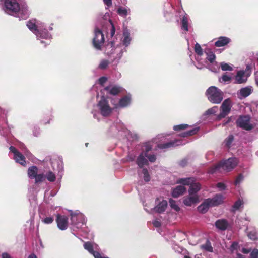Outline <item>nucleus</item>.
<instances>
[{
  "label": "nucleus",
  "instance_id": "nucleus-8",
  "mask_svg": "<svg viewBox=\"0 0 258 258\" xmlns=\"http://www.w3.org/2000/svg\"><path fill=\"white\" fill-rule=\"evenodd\" d=\"M94 37L93 40L94 47L98 50L101 49V46L104 42V35L102 31L96 25L94 30Z\"/></svg>",
  "mask_w": 258,
  "mask_h": 258
},
{
  "label": "nucleus",
  "instance_id": "nucleus-57",
  "mask_svg": "<svg viewBox=\"0 0 258 258\" xmlns=\"http://www.w3.org/2000/svg\"><path fill=\"white\" fill-rule=\"evenodd\" d=\"M104 4L107 7H110L112 5V0H103Z\"/></svg>",
  "mask_w": 258,
  "mask_h": 258
},
{
  "label": "nucleus",
  "instance_id": "nucleus-61",
  "mask_svg": "<svg viewBox=\"0 0 258 258\" xmlns=\"http://www.w3.org/2000/svg\"><path fill=\"white\" fill-rule=\"evenodd\" d=\"M28 258H37L35 254H30Z\"/></svg>",
  "mask_w": 258,
  "mask_h": 258
},
{
  "label": "nucleus",
  "instance_id": "nucleus-25",
  "mask_svg": "<svg viewBox=\"0 0 258 258\" xmlns=\"http://www.w3.org/2000/svg\"><path fill=\"white\" fill-rule=\"evenodd\" d=\"M186 188L183 185H179L173 189L172 195L174 198H177L183 195L186 191Z\"/></svg>",
  "mask_w": 258,
  "mask_h": 258
},
{
  "label": "nucleus",
  "instance_id": "nucleus-22",
  "mask_svg": "<svg viewBox=\"0 0 258 258\" xmlns=\"http://www.w3.org/2000/svg\"><path fill=\"white\" fill-rule=\"evenodd\" d=\"M247 79V76L245 75V71L243 70L238 71L235 77V83L242 84L245 82Z\"/></svg>",
  "mask_w": 258,
  "mask_h": 258
},
{
  "label": "nucleus",
  "instance_id": "nucleus-45",
  "mask_svg": "<svg viewBox=\"0 0 258 258\" xmlns=\"http://www.w3.org/2000/svg\"><path fill=\"white\" fill-rule=\"evenodd\" d=\"M34 178L35 179L36 183L41 182L45 180V175L43 174H37Z\"/></svg>",
  "mask_w": 258,
  "mask_h": 258
},
{
  "label": "nucleus",
  "instance_id": "nucleus-7",
  "mask_svg": "<svg viewBox=\"0 0 258 258\" xmlns=\"http://www.w3.org/2000/svg\"><path fill=\"white\" fill-rule=\"evenodd\" d=\"M98 108L100 114L103 116H109L112 111V108L111 107L106 98L104 96H102L101 99L97 104Z\"/></svg>",
  "mask_w": 258,
  "mask_h": 258
},
{
  "label": "nucleus",
  "instance_id": "nucleus-27",
  "mask_svg": "<svg viewBox=\"0 0 258 258\" xmlns=\"http://www.w3.org/2000/svg\"><path fill=\"white\" fill-rule=\"evenodd\" d=\"M131 96L130 95H127L122 98L119 101L118 106L121 107H125L127 106L131 103Z\"/></svg>",
  "mask_w": 258,
  "mask_h": 258
},
{
  "label": "nucleus",
  "instance_id": "nucleus-52",
  "mask_svg": "<svg viewBox=\"0 0 258 258\" xmlns=\"http://www.w3.org/2000/svg\"><path fill=\"white\" fill-rule=\"evenodd\" d=\"M250 258H258V249H254L251 252Z\"/></svg>",
  "mask_w": 258,
  "mask_h": 258
},
{
  "label": "nucleus",
  "instance_id": "nucleus-55",
  "mask_svg": "<svg viewBox=\"0 0 258 258\" xmlns=\"http://www.w3.org/2000/svg\"><path fill=\"white\" fill-rule=\"evenodd\" d=\"M153 224L156 227H159L161 226V222L159 220L156 219L153 221Z\"/></svg>",
  "mask_w": 258,
  "mask_h": 258
},
{
  "label": "nucleus",
  "instance_id": "nucleus-4",
  "mask_svg": "<svg viewBox=\"0 0 258 258\" xmlns=\"http://www.w3.org/2000/svg\"><path fill=\"white\" fill-rule=\"evenodd\" d=\"M70 216L73 230L87 232V230L85 229L86 219L84 215L79 211H71Z\"/></svg>",
  "mask_w": 258,
  "mask_h": 258
},
{
  "label": "nucleus",
  "instance_id": "nucleus-37",
  "mask_svg": "<svg viewBox=\"0 0 258 258\" xmlns=\"http://www.w3.org/2000/svg\"><path fill=\"white\" fill-rule=\"evenodd\" d=\"M45 178L50 182H54L56 180V175L54 173L49 171L45 174Z\"/></svg>",
  "mask_w": 258,
  "mask_h": 258
},
{
  "label": "nucleus",
  "instance_id": "nucleus-43",
  "mask_svg": "<svg viewBox=\"0 0 258 258\" xmlns=\"http://www.w3.org/2000/svg\"><path fill=\"white\" fill-rule=\"evenodd\" d=\"M169 204H170V206L171 207V208L174 209L175 211L178 212L180 210V208L178 206V205L176 204V202L175 201H174L171 199H170Z\"/></svg>",
  "mask_w": 258,
  "mask_h": 258
},
{
  "label": "nucleus",
  "instance_id": "nucleus-47",
  "mask_svg": "<svg viewBox=\"0 0 258 258\" xmlns=\"http://www.w3.org/2000/svg\"><path fill=\"white\" fill-rule=\"evenodd\" d=\"M188 125L187 124H179V125L174 126L173 129L175 131H178L186 129L188 127Z\"/></svg>",
  "mask_w": 258,
  "mask_h": 258
},
{
  "label": "nucleus",
  "instance_id": "nucleus-39",
  "mask_svg": "<svg viewBox=\"0 0 258 258\" xmlns=\"http://www.w3.org/2000/svg\"><path fill=\"white\" fill-rule=\"evenodd\" d=\"M201 248L208 252L213 251V247L209 240H207L206 242L204 244L201 245Z\"/></svg>",
  "mask_w": 258,
  "mask_h": 258
},
{
  "label": "nucleus",
  "instance_id": "nucleus-28",
  "mask_svg": "<svg viewBox=\"0 0 258 258\" xmlns=\"http://www.w3.org/2000/svg\"><path fill=\"white\" fill-rule=\"evenodd\" d=\"M215 226L218 229L221 230H225L227 229L228 223L225 219H220L215 222Z\"/></svg>",
  "mask_w": 258,
  "mask_h": 258
},
{
  "label": "nucleus",
  "instance_id": "nucleus-20",
  "mask_svg": "<svg viewBox=\"0 0 258 258\" xmlns=\"http://www.w3.org/2000/svg\"><path fill=\"white\" fill-rule=\"evenodd\" d=\"M121 91L120 87L115 86V85H109L104 88L103 92L104 94H105V92H106V94H109L111 95H116L120 92Z\"/></svg>",
  "mask_w": 258,
  "mask_h": 258
},
{
  "label": "nucleus",
  "instance_id": "nucleus-63",
  "mask_svg": "<svg viewBox=\"0 0 258 258\" xmlns=\"http://www.w3.org/2000/svg\"><path fill=\"white\" fill-rule=\"evenodd\" d=\"M231 120V117H229L227 121H226L224 123V125H226V124H227L228 122H229Z\"/></svg>",
  "mask_w": 258,
  "mask_h": 258
},
{
  "label": "nucleus",
  "instance_id": "nucleus-6",
  "mask_svg": "<svg viewBox=\"0 0 258 258\" xmlns=\"http://www.w3.org/2000/svg\"><path fill=\"white\" fill-rule=\"evenodd\" d=\"M208 100L214 104H219L223 99V92L215 86L210 87L206 91Z\"/></svg>",
  "mask_w": 258,
  "mask_h": 258
},
{
  "label": "nucleus",
  "instance_id": "nucleus-11",
  "mask_svg": "<svg viewBox=\"0 0 258 258\" xmlns=\"http://www.w3.org/2000/svg\"><path fill=\"white\" fill-rule=\"evenodd\" d=\"M232 107L231 102L229 99H225L221 106V112L218 116V118L220 119L227 116L231 110Z\"/></svg>",
  "mask_w": 258,
  "mask_h": 258
},
{
  "label": "nucleus",
  "instance_id": "nucleus-9",
  "mask_svg": "<svg viewBox=\"0 0 258 258\" xmlns=\"http://www.w3.org/2000/svg\"><path fill=\"white\" fill-rule=\"evenodd\" d=\"M117 53V56L114 58V61L118 62L123 54V50L120 47H115L113 42L109 43L105 47V53L108 55H111L114 53Z\"/></svg>",
  "mask_w": 258,
  "mask_h": 258
},
{
  "label": "nucleus",
  "instance_id": "nucleus-64",
  "mask_svg": "<svg viewBox=\"0 0 258 258\" xmlns=\"http://www.w3.org/2000/svg\"><path fill=\"white\" fill-rule=\"evenodd\" d=\"M237 256L238 258H242V257H243L242 255H241V254H239V253L237 254Z\"/></svg>",
  "mask_w": 258,
  "mask_h": 258
},
{
  "label": "nucleus",
  "instance_id": "nucleus-15",
  "mask_svg": "<svg viewBox=\"0 0 258 258\" xmlns=\"http://www.w3.org/2000/svg\"><path fill=\"white\" fill-rule=\"evenodd\" d=\"M56 221L58 228L61 230H64L68 226V218L67 216L57 214Z\"/></svg>",
  "mask_w": 258,
  "mask_h": 258
},
{
  "label": "nucleus",
  "instance_id": "nucleus-2",
  "mask_svg": "<svg viewBox=\"0 0 258 258\" xmlns=\"http://www.w3.org/2000/svg\"><path fill=\"white\" fill-rule=\"evenodd\" d=\"M5 11L6 13L16 15L21 19H26L29 15V12L25 3H19L18 0H5Z\"/></svg>",
  "mask_w": 258,
  "mask_h": 258
},
{
  "label": "nucleus",
  "instance_id": "nucleus-40",
  "mask_svg": "<svg viewBox=\"0 0 258 258\" xmlns=\"http://www.w3.org/2000/svg\"><path fill=\"white\" fill-rule=\"evenodd\" d=\"M243 205V202L241 200H237L232 206V210L234 212L238 210Z\"/></svg>",
  "mask_w": 258,
  "mask_h": 258
},
{
  "label": "nucleus",
  "instance_id": "nucleus-49",
  "mask_svg": "<svg viewBox=\"0 0 258 258\" xmlns=\"http://www.w3.org/2000/svg\"><path fill=\"white\" fill-rule=\"evenodd\" d=\"M218 107L217 106H214L212 108H211L208 109L205 113V115H211L215 114L217 110Z\"/></svg>",
  "mask_w": 258,
  "mask_h": 258
},
{
  "label": "nucleus",
  "instance_id": "nucleus-48",
  "mask_svg": "<svg viewBox=\"0 0 258 258\" xmlns=\"http://www.w3.org/2000/svg\"><path fill=\"white\" fill-rule=\"evenodd\" d=\"M207 57V59L210 62H213L214 60L215 59V54L212 52L210 51L209 52H206Z\"/></svg>",
  "mask_w": 258,
  "mask_h": 258
},
{
  "label": "nucleus",
  "instance_id": "nucleus-5",
  "mask_svg": "<svg viewBox=\"0 0 258 258\" xmlns=\"http://www.w3.org/2000/svg\"><path fill=\"white\" fill-rule=\"evenodd\" d=\"M238 160L236 158H230L223 162H221L210 169L209 172L213 174L216 172H228L232 170L237 164Z\"/></svg>",
  "mask_w": 258,
  "mask_h": 258
},
{
  "label": "nucleus",
  "instance_id": "nucleus-21",
  "mask_svg": "<svg viewBox=\"0 0 258 258\" xmlns=\"http://www.w3.org/2000/svg\"><path fill=\"white\" fill-rule=\"evenodd\" d=\"M167 205V201L162 200V201L159 202L153 209H151V211H155L157 213H161L165 211Z\"/></svg>",
  "mask_w": 258,
  "mask_h": 258
},
{
  "label": "nucleus",
  "instance_id": "nucleus-30",
  "mask_svg": "<svg viewBox=\"0 0 258 258\" xmlns=\"http://www.w3.org/2000/svg\"><path fill=\"white\" fill-rule=\"evenodd\" d=\"M195 182V179L193 177L180 178L178 180L177 183L184 185H191Z\"/></svg>",
  "mask_w": 258,
  "mask_h": 258
},
{
  "label": "nucleus",
  "instance_id": "nucleus-53",
  "mask_svg": "<svg viewBox=\"0 0 258 258\" xmlns=\"http://www.w3.org/2000/svg\"><path fill=\"white\" fill-rule=\"evenodd\" d=\"M217 187L219 188V190L222 191L226 189L225 185L222 182L218 183L217 184Z\"/></svg>",
  "mask_w": 258,
  "mask_h": 258
},
{
  "label": "nucleus",
  "instance_id": "nucleus-42",
  "mask_svg": "<svg viewBox=\"0 0 258 258\" xmlns=\"http://www.w3.org/2000/svg\"><path fill=\"white\" fill-rule=\"evenodd\" d=\"M220 67L223 71H232L233 66L230 64L222 62L220 63Z\"/></svg>",
  "mask_w": 258,
  "mask_h": 258
},
{
  "label": "nucleus",
  "instance_id": "nucleus-62",
  "mask_svg": "<svg viewBox=\"0 0 258 258\" xmlns=\"http://www.w3.org/2000/svg\"><path fill=\"white\" fill-rule=\"evenodd\" d=\"M186 163V161H182L180 163V165L182 166H184L185 165Z\"/></svg>",
  "mask_w": 258,
  "mask_h": 258
},
{
  "label": "nucleus",
  "instance_id": "nucleus-3",
  "mask_svg": "<svg viewBox=\"0 0 258 258\" xmlns=\"http://www.w3.org/2000/svg\"><path fill=\"white\" fill-rule=\"evenodd\" d=\"M27 26L36 35L37 39L40 40L41 43L44 44V46L49 43L51 35L46 29L43 23L37 22L36 24L35 21H29Z\"/></svg>",
  "mask_w": 258,
  "mask_h": 258
},
{
  "label": "nucleus",
  "instance_id": "nucleus-1",
  "mask_svg": "<svg viewBox=\"0 0 258 258\" xmlns=\"http://www.w3.org/2000/svg\"><path fill=\"white\" fill-rule=\"evenodd\" d=\"M152 149V147L149 144H146L143 149V151L140 154L137 160V163L139 167L138 170V174L140 178L143 177L146 182H148L150 180V175L148 170L146 168H142L143 166L147 165L148 161L147 159L151 162H154L156 160L155 155H149L148 152Z\"/></svg>",
  "mask_w": 258,
  "mask_h": 258
},
{
  "label": "nucleus",
  "instance_id": "nucleus-35",
  "mask_svg": "<svg viewBox=\"0 0 258 258\" xmlns=\"http://www.w3.org/2000/svg\"><path fill=\"white\" fill-rule=\"evenodd\" d=\"M199 130V127H196L192 128V130L182 133L180 135V136L183 137H186L187 136H192L193 135L196 134L198 132Z\"/></svg>",
  "mask_w": 258,
  "mask_h": 258
},
{
  "label": "nucleus",
  "instance_id": "nucleus-13",
  "mask_svg": "<svg viewBox=\"0 0 258 258\" xmlns=\"http://www.w3.org/2000/svg\"><path fill=\"white\" fill-rule=\"evenodd\" d=\"M84 247L90 253L93 254L95 258H108L107 257L102 256L98 252L94 250V249H97V246L96 244H92L89 242H85Z\"/></svg>",
  "mask_w": 258,
  "mask_h": 258
},
{
  "label": "nucleus",
  "instance_id": "nucleus-19",
  "mask_svg": "<svg viewBox=\"0 0 258 258\" xmlns=\"http://www.w3.org/2000/svg\"><path fill=\"white\" fill-rule=\"evenodd\" d=\"M102 29L103 30H106L107 32L108 31H110L109 34L111 37L115 34V28L112 22L110 20L106 21L105 24H103L102 26Z\"/></svg>",
  "mask_w": 258,
  "mask_h": 258
},
{
  "label": "nucleus",
  "instance_id": "nucleus-24",
  "mask_svg": "<svg viewBox=\"0 0 258 258\" xmlns=\"http://www.w3.org/2000/svg\"><path fill=\"white\" fill-rule=\"evenodd\" d=\"M132 40V37L128 30L126 29H124L123 32V36L122 38V43L124 46L127 47Z\"/></svg>",
  "mask_w": 258,
  "mask_h": 258
},
{
  "label": "nucleus",
  "instance_id": "nucleus-31",
  "mask_svg": "<svg viewBox=\"0 0 258 258\" xmlns=\"http://www.w3.org/2000/svg\"><path fill=\"white\" fill-rule=\"evenodd\" d=\"M200 184L198 183L194 182L190 186L188 190V193L189 195H198L197 192L200 190Z\"/></svg>",
  "mask_w": 258,
  "mask_h": 258
},
{
  "label": "nucleus",
  "instance_id": "nucleus-33",
  "mask_svg": "<svg viewBox=\"0 0 258 258\" xmlns=\"http://www.w3.org/2000/svg\"><path fill=\"white\" fill-rule=\"evenodd\" d=\"M38 170V168L35 166L29 167L28 170L29 177L31 179H34L37 174Z\"/></svg>",
  "mask_w": 258,
  "mask_h": 258
},
{
  "label": "nucleus",
  "instance_id": "nucleus-56",
  "mask_svg": "<svg viewBox=\"0 0 258 258\" xmlns=\"http://www.w3.org/2000/svg\"><path fill=\"white\" fill-rule=\"evenodd\" d=\"M39 128L37 127H35L33 130V135L37 137L39 135Z\"/></svg>",
  "mask_w": 258,
  "mask_h": 258
},
{
  "label": "nucleus",
  "instance_id": "nucleus-29",
  "mask_svg": "<svg viewBox=\"0 0 258 258\" xmlns=\"http://www.w3.org/2000/svg\"><path fill=\"white\" fill-rule=\"evenodd\" d=\"M230 42V39L226 37H220L215 42L216 47H222L226 45Z\"/></svg>",
  "mask_w": 258,
  "mask_h": 258
},
{
  "label": "nucleus",
  "instance_id": "nucleus-46",
  "mask_svg": "<svg viewBox=\"0 0 258 258\" xmlns=\"http://www.w3.org/2000/svg\"><path fill=\"white\" fill-rule=\"evenodd\" d=\"M54 218L52 216L46 217L42 218L41 221L46 224H49L53 222Z\"/></svg>",
  "mask_w": 258,
  "mask_h": 258
},
{
  "label": "nucleus",
  "instance_id": "nucleus-17",
  "mask_svg": "<svg viewBox=\"0 0 258 258\" xmlns=\"http://www.w3.org/2000/svg\"><path fill=\"white\" fill-rule=\"evenodd\" d=\"M199 197L198 195H189L183 199V203L187 206H191L199 202Z\"/></svg>",
  "mask_w": 258,
  "mask_h": 258
},
{
  "label": "nucleus",
  "instance_id": "nucleus-12",
  "mask_svg": "<svg viewBox=\"0 0 258 258\" xmlns=\"http://www.w3.org/2000/svg\"><path fill=\"white\" fill-rule=\"evenodd\" d=\"M10 150L14 154V159L16 162L20 164L23 166H26V162L25 157L13 146H11Z\"/></svg>",
  "mask_w": 258,
  "mask_h": 258
},
{
  "label": "nucleus",
  "instance_id": "nucleus-59",
  "mask_svg": "<svg viewBox=\"0 0 258 258\" xmlns=\"http://www.w3.org/2000/svg\"><path fill=\"white\" fill-rule=\"evenodd\" d=\"M250 251V249H247L245 248H243L242 249V252L245 254L248 253Z\"/></svg>",
  "mask_w": 258,
  "mask_h": 258
},
{
  "label": "nucleus",
  "instance_id": "nucleus-51",
  "mask_svg": "<svg viewBox=\"0 0 258 258\" xmlns=\"http://www.w3.org/2000/svg\"><path fill=\"white\" fill-rule=\"evenodd\" d=\"M109 64V62L106 60H102L99 65V68L100 69H105L107 68Z\"/></svg>",
  "mask_w": 258,
  "mask_h": 258
},
{
  "label": "nucleus",
  "instance_id": "nucleus-10",
  "mask_svg": "<svg viewBox=\"0 0 258 258\" xmlns=\"http://www.w3.org/2000/svg\"><path fill=\"white\" fill-rule=\"evenodd\" d=\"M250 118L248 115L240 116L236 121L237 126L249 131L253 128V126L250 123Z\"/></svg>",
  "mask_w": 258,
  "mask_h": 258
},
{
  "label": "nucleus",
  "instance_id": "nucleus-60",
  "mask_svg": "<svg viewBox=\"0 0 258 258\" xmlns=\"http://www.w3.org/2000/svg\"><path fill=\"white\" fill-rule=\"evenodd\" d=\"M25 154L28 158H30L31 154L29 152L26 151V152H25Z\"/></svg>",
  "mask_w": 258,
  "mask_h": 258
},
{
  "label": "nucleus",
  "instance_id": "nucleus-38",
  "mask_svg": "<svg viewBox=\"0 0 258 258\" xmlns=\"http://www.w3.org/2000/svg\"><path fill=\"white\" fill-rule=\"evenodd\" d=\"M128 10L126 8L120 7L118 8L117 12L120 16L125 17L127 16Z\"/></svg>",
  "mask_w": 258,
  "mask_h": 258
},
{
  "label": "nucleus",
  "instance_id": "nucleus-18",
  "mask_svg": "<svg viewBox=\"0 0 258 258\" xmlns=\"http://www.w3.org/2000/svg\"><path fill=\"white\" fill-rule=\"evenodd\" d=\"M212 207L216 206L223 203L224 197L221 194H216L212 198H208Z\"/></svg>",
  "mask_w": 258,
  "mask_h": 258
},
{
  "label": "nucleus",
  "instance_id": "nucleus-50",
  "mask_svg": "<svg viewBox=\"0 0 258 258\" xmlns=\"http://www.w3.org/2000/svg\"><path fill=\"white\" fill-rule=\"evenodd\" d=\"M244 179V176L242 174H240L236 177L235 181L234 184L235 186L239 185Z\"/></svg>",
  "mask_w": 258,
  "mask_h": 258
},
{
  "label": "nucleus",
  "instance_id": "nucleus-41",
  "mask_svg": "<svg viewBox=\"0 0 258 258\" xmlns=\"http://www.w3.org/2000/svg\"><path fill=\"white\" fill-rule=\"evenodd\" d=\"M233 140L234 136L232 135H229L228 137L224 141L225 146L228 148H230Z\"/></svg>",
  "mask_w": 258,
  "mask_h": 258
},
{
  "label": "nucleus",
  "instance_id": "nucleus-32",
  "mask_svg": "<svg viewBox=\"0 0 258 258\" xmlns=\"http://www.w3.org/2000/svg\"><path fill=\"white\" fill-rule=\"evenodd\" d=\"M252 92L251 88L247 87L241 88L238 93V95L242 98H245L249 96Z\"/></svg>",
  "mask_w": 258,
  "mask_h": 258
},
{
  "label": "nucleus",
  "instance_id": "nucleus-34",
  "mask_svg": "<svg viewBox=\"0 0 258 258\" xmlns=\"http://www.w3.org/2000/svg\"><path fill=\"white\" fill-rule=\"evenodd\" d=\"M247 235L251 240H256L258 238V234L255 229L247 228Z\"/></svg>",
  "mask_w": 258,
  "mask_h": 258
},
{
  "label": "nucleus",
  "instance_id": "nucleus-44",
  "mask_svg": "<svg viewBox=\"0 0 258 258\" xmlns=\"http://www.w3.org/2000/svg\"><path fill=\"white\" fill-rule=\"evenodd\" d=\"M231 76L224 74L219 79V81L221 83L228 82L231 80Z\"/></svg>",
  "mask_w": 258,
  "mask_h": 258
},
{
  "label": "nucleus",
  "instance_id": "nucleus-26",
  "mask_svg": "<svg viewBox=\"0 0 258 258\" xmlns=\"http://www.w3.org/2000/svg\"><path fill=\"white\" fill-rule=\"evenodd\" d=\"M210 207H212L208 199L205 200L198 207V210L201 213H205Z\"/></svg>",
  "mask_w": 258,
  "mask_h": 258
},
{
  "label": "nucleus",
  "instance_id": "nucleus-36",
  "mask_svg": "<svg viewBox=\"0 0 258 258\" xmlns=\"http://www.w3.org/2000/svg\"><path fill=\"white\" fill-rule=\"evenodd\" d=\"M182 26L181 28L182 30L188 31V18L187 15L184 16L182 20Z\"/></svg>",
  "mask_w": 258,
  "mask_h": 258
},
{
  "label": "nucleus",
  "instance_id": "nucleus-54",
  "mask_svg": "<svg viewBox=\"0 0 258 258\" xmlns=\"http://www.w3.org/2000/svg\"><path fill=\"white\" fill-rule=\"evenodd\" d=\"M107 79L106 77H102L99 79L98 82L100 85H103V84L105 83L107 81Z\"/></svg>",
  "mask_w": 258,
  "mask_h": 258
},
{
  "label": "nucleus",
  "instance_id": "nucleus-23",
  "mask_svg": "<svg viewBox=\"0 0 258 258\" xmlns=\"http://www.w3.org/2000/svg\"><path fill=\"white\" fill-rule=\"evenodd\" d=\"M183 144L180 140H175L172 142H167L164 144H159L158 145V147L160 149H166L171 147L181 145Z\"/></svg>",
  "mask_w": 258,
  "mask_h": 258
},
{
  "label": "nucleus",
  "instance_id": "nucleus-16",
  "mask_svg": "<svg viewBox=\"0 0 258 258\" xmlns=\"http://www.w3.org/2000/svg\"><path fill=\"white\" fill-rule=\"evenodd\" d=\"M194 49L196 53L198 55V57L196 58V60L200 65V66H197V68L199 69H201L205 66L204 63L206 62L205 60L201 61V60L199 58V57L201 56L203 54V50L200 45L198 43L195 44Z\"/></svg>",
  "mask_w": 258,
  "mask_h": 258
},
{
  "label": "nucleus",
  "instance_id": "nucleus-58",
  "mask_svg": "<svg viewBox=\"0 0 258 258\" xmlns=\"http://www.w3.org/2000/svg\"><path fill=\"white\" fill-rule=\"evenodd\" d=\"M2 258H12L11 256L8 253H3L2 254Z\"/></svg>",
  "mask_w": 258,
  "mask_h": 258
},
{
  "label": "nucleus",
  "instance_id": "nucleus-14",
  "mask_svg": "<svg viewBox=\"0 0 258 258\" xmlns=\"http://www.w3.org/2000/svg\"><path fill=\"white\" fill-rule=\"evenodd\" d=\"M121 131L124 132V133L128 132L122 123L117 122L111 125L108 130V133L110 135H114Z\"/></svg>",
  "mask_w": 258,
  "mask_h": 258
}]
</instances>
